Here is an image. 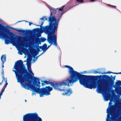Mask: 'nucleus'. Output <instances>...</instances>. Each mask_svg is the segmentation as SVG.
<instances>
[{"label":"nucleus","mask_w":121,"mask_h":121,"mask_svg":"<svg viewBox=\"0 0 121 121\" xmlns=\"http://www.w3.org/2000/svg\"><path fill=\"white\" fill-rule=\"evenodd\" d=\"M23 62L21 60L18 61L15 63L13 71L15 73L18 82H19L22 87L27 89H30L40 94V96H43L44 95H48L50 94V92L52 89L50 86L46 87L45 88H39L40 84V80L33 77L34 74L30 69L31 66L27 62V68L29 72L27 74L28 76L21 75L22 74L26 73L27 70L23 65Z\"/></svg>","instance_id":"nucleus-1"},{"label":"nucleus","mask_w":121,"mask_h":121,"mask_svg":"<svg viewBox=\"0 0 121 121\" xmlns=\"http://www.w3.org/2000/svg\"><path fill=\"white\" fill-rule=\"evenodd\" d=\"M65 66L68 68L69 69L70 77L62 82H58L53 86L55 89L60 91H63L64 93L62 94V95H69L72 93L71 89L64 90V86H69V83L72 85L73 83L78 80H79L80 83L85 87L91 89L96 88V86L95 81L89 80L88 78L85 77L83 75L75 71L71 67L67 65Z\"/></svg>","instance_id":"nucleus-2"},{"label":"nucleus","mask_w":121,"mask_h":121,"mask_svg":"<svg viewBox=\"0 0 121 121\" xmlns=\"http://www.w3.org/2000/svg\"><path fill=\"white\" fill-rule=\"evenodd\" d=\"M59 19V18L56 19L54 16L50 17L49 21L51 23L50 25L45 27L44 29V32L48 34V42L51 45L53 44L56 46H57V37L54 33L57 29Z\"/></svg>","instance_id":"nucleus-3"},{"label":"nucleus","mask_w":121,"mask_h":121,"mask_svg":"<svg viewBox=\"0 0 121 121\" xmlns=\"http://www.w3.org/2000/svg\"><path fill=\"white\" fill-rule=\"evenodd\" d=\"M0 36L2 37L5 40V43L8 44L9 43L15 46L18 51V53L20 55H22L23 53L20 50L23 46V43L16 40V37H14L13 34L9 31L3 32L0 31Z\"/></svg>","instance_id":"nucleus-4"},{"label":"nucleus","mask_w":121,"mask_h":121,"mask_svg":"<svg viewBox=\"0 0 121 121\" xmlns=\"http://www.w3.org/2000/svg\"><path fill=\"white\" fill-rule=\"evenodd\" d=\"M23 121H42L36 113H29L23 116Z\"/></svg>","instance_id":"nucleus-5"},{"label":"nucleus","mask_w":121,"mask_h":121,"mask_svg":"<svg viewBox=\"0 0 121 121\" xmlns=\"http://www.w3.org/2000/svg\"><path fill=\"white\" fill-rule=\"evenodd\" d=\"M113 108H121V106H108L107 109V118H113Z\"/></svg>","instance_id":"nucleus-6"},{"label":"nucleus","mask_w":121,"mask_h":121,"mask_svg":"<svg viewBox=\"0 0 121 121\" xmlns=\"http://www.w3.org/2000/svg\"><path fill=\"white\" fill-rule=\"evenodd\" d=\"M97 91L99 93H101L102 90V83H98V87L97 89Z\"/></svg>","instance_id":"nucleus-7"},{"label":"nucleus","mask_w":121,"mask_h":121,"mask_svg":"<svg viewBox=\"0 0 121 121\" xmlns=\"http://www.w3.org/2000/svg\"><path fill=\"white\" fill-rule=\"evenodd\" d=\"M6 56L5 55H2L1 57V60L2 62V63L4 64V63L6 61Z\"/></svg>","instance_id":"nucleus-8"},{"label":"nucleus","mask_w":121,"mask_h":121,"mask_svg":"<svg viewBox=\"0 0 121 121\" xmlns=\"http://www.w3.org/2000/svg\"><path fill=\"white\" fill-rule=\"evenodd\" d=\"M51 11V14L52 15L53 13H56L57 12L56 10H54V9H51L50 7H49Z\"/></svg>","instance_id":"nucleus-9"},{"label":"nucleus","mask_w":121,"mask_h":121,"mask_svg":"<svg viewBox=\"0 0 121 121\" xmlns=\"http://www.w3.org/2000/svg\"><path fill=\"white\" fill-rule=\"evenodd\" d=\"M47 45L46 44H44L42 47V49L43 50L46 51L47 49L48 48L47 47Z\"/></svg>","instance_id":"nucleus-10"},{"label":"nucleus","mask_w":121,"mask_h":121,"mask_svg":"<svg viewBox=\"0 0 121 121\" xmlns=\"http://www.w3.org/2000/svg\"><path fill=\"white\" fill-rule=\"evenodd\" d=\"M24 53L25 54L26 56H27V57L29 56V52L26 49H24ZM26 57V56H25L24 57L25 58Z\"/></svg>","instance_id":"nucleus-11"},{"label":"nucleus","mask_w":121,"mask_h":121,"mask_svg":"<svg viewBox=\"0 0 121 121\" xmlns=\"http://www.w3.org/2000/svg\"><path fill=\"white\" fill-rule=\"evenodd\" d=\"M41 83L42 86H43L44 85H46L47 83V82L44 81H41Z\"/></svg>","instance_id":"nucleus-12"},{"label":"nucleus","mask_w":121,"mask_h":121,"mask_svg":"<svg viewBox=\"0 0 121 121\" xmlns=\"http://www.w3.org/2000/svg\"><path fill=\"white\" fill-rule=\"evenodd\" d=\"M4 81L5 82H6V83L5 85V88L7 86V85L8 84V83L7 82V79L6 78H4Z\"/></svg>","instance_id":"nucleus-13"},{"label":"nucleus","mask_w":121,"mask_h":121,"mask_svg":"<svg viewBox=\"0 0 121 121\" xmlns=\"http://www.w3.org/2000/svg\"><path fill=\"white\" fill-rule=\"evenodd\" d=\"M64 6H62V7H61V8L60 9L58 8L56 10H59V11L62 10L63 9Z\"/></svg>","instance_id":"nucleus-14"},{"label":"nucleus","mask_w":121,"mask_h":121,"mask_svg":"<svg viewBox=\"0 0 121 121\" xmlns=\"http://www.w3.org/2000/svg\"><path fill=\"white\" fill-rule=\"evenodd\" d=\"M40 19L42 20H47V19L45 17H43L42 18H41Z\"/></svg>","instance_id":"nucleus-15"},{"label":"nucleus","mask_w":121,"mask_h":121,"mask_svg":"<svg viewBox=\"0 0 121 121\" xmlns=\"http://www.w3.org/2000/svg\"><path fill=\"white\" fill-rule=\"evenodd\" d=\"M117 83L118 84H119L120 85H121V81H118L117 82Z\"/></svg>","instance_id":"nucleus-16"},{"label":"nucleus","mask_w":121,"mask_h":121,"mask_svg":"<svg viewBox=\"0 0 121 121\" xmlns=\"http://www.w3.org/2000/svg\"><path fill=\"white\" fill-rule=\"evenodd\" d=\"M77 1L78 2H82L83 1V0H77Z\"/></svg>","instance_id":"nucleus-17"},{"label":"nucleus","mask_w":121,"mask_h":121,"mask_svg":"<svg viewBox=\"0 0 121 121\" xmlns=\"http://www.w3.org/2000/svg\"><path fill=\"white\" fill-rule=\"evenodd\" d=\"M4 90H3L2 91H1V92L0 93H2V95L3 93L4 92Z\"/></svg>","instance_id":"nucleus-18"},{"label":"nucleus","mask_w":121,"mask_h":121,"mask_svg":"<svg viewBox=\"0 0 121 121\" xmlns=\"http://www.w3.org/2000/svg\"><path fill=\"white\" fill-rule=\"evenodd\" d=\"M42 40H43V41H45L46 40V39L45 38H43V39H42Z\"/></svg>","instance_id":"nucleus-19"},{"label":"nucleus","mask_w":121,"mask_h":121,"mask_svg":"<svg viewBox=\"0 0 121 121\" xmlns=\"http://www.w3.org/2000/svg\"><path fill=\"white\" fill-rule=\"evenodd\" d=\"M95 0H89V1L90 2H93L95 1Z\"/></svg>","instance_id":"nucleus-20"},{"label":"nucleus","mask_w":121,"mask_h":121,"mask_svg":"<svg viewBox=\"0 0 121 121\" xmlns=\"http://www.w3.org/2000/svg\"><path fill=\"white\" fill-rule=\"evenodd\" d=\"M2 95V93H0V99H1V96Z\"/></svg>","instance_id":"nucleus-21"},{"label":"nucleus","mask_w":121,"mask_h":121,"mask_svg":"<svg viewBox=\"0 0 121 121\" xmlns=\"http://www.w3.org/2000/svg\"><path fill=\"white\" fill-rule=\"evenodd\" d=\"M32 24V23H29V25L30 26H31V24Z\"/></svg>","instance_id":"nucleus-22"},{"label":"nucleus","mask_w":121,"mask_h":121,"mask_svg":"<svg viewBox=\"0 0 121 121\" xmlns=\"http://www.w3.org/2000/svg\"><path fill=\"white\" fill-rule=\"evenodd\" d=\"M104 100H106V101H107V100H108V99H105V98H104Z\"/></svg>","instance_id":"nucleus-23"},{"label":"nucleus","mask_w":121,"mask_h":121,"mask_svg":"<svg viewBox=\"0 0 121 121\" xmlns=\"http://www.w3.org/2000/svg\"><path fill=\"white\" fill-rule=\"evenodd\" d=\"M2 67L3 68L4 67V64H3V65H2Z\"/></svg>","instance_id":"nucleus-24"},{"label":"nucleus","mask_w":121,"mask_h":121,"mask_svg":"<svg viewBox=\"0 0 121 121\" xmlns=\"http://www.w3.org/2000/svg\"><path fill=\"white\" fill-rule=\"evenodd\" d=\"M50 47V46H49L48 47V48L49 47Z\"/></svg>","instance_id":"nucleus-25"},{"label":"nucleus","mask_w":121,"mask_h":121,"mask_svg":"<svg viewBox=\"0 0 121 121\" xmlns=\"http://www.w3.org/2000/svg\"><path fill=\"white\" fill-rule=\"evenodd\" d=\"M119 73L120 74H121V73Z\"/></svg>","instance_id":"nucleus-26"},{"label":"nucleus","mask_w":121,"mask_h":121,"mask_svg":"<svg viewBox=\"0 0 121 121\" xmlns=\"http://www.w3.org/2000/svg\"><path fill=\"white\" fill-rule=\"evenodd\" d=\"M35 55H36V54H35Z\"/></svg>","instance_id":"nucleus-27"},{"label":"nucleus","mask_w":121,"mask_h":121,"mask_svg":"<svg viewBox=\"0 0 121 121\" xmlns=\"http://www.w3.org/2000/svg\"><path fill=\"white\" fill-rule=\"evenodd\" d=\"M24 61V62H26V61Z\"/></svg>","instance_id":"nucleus-28"},{"label":"nucleus","mask_w":121,"mask_h":121,"mask_svg":"<svg viewBox=\"0 0 121 121\" xmlns=\"http://www.w3.org/2000/svg\"><path fill=\"white\" fill-rule=\"evenodd\" d=\"M1 83H0V84H1Z\"/></svg>","instance_id":"nucleus-29"},{"label":"nucleus","mask_w":121,"mask_h":121,"mask_svg":"<svg viewBox=\"0 0 121 121\" xmlns=\"http://www.w3.org/2000/svg\"><path fill=\"white\" fill-rule=\"evenodd\" d=\"M3 72H4L3 71Z\"/></svg>","instance_id":"nucleus-30"}]
</instances>
